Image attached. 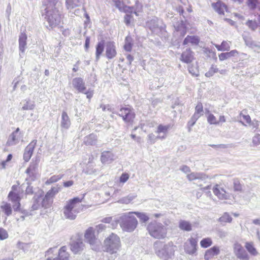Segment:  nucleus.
Segmentation results:
<instances>
[{"mask_svg":"<svg viewBox=\"0 0 260 260\" xmlns=\"http://www.w3.org/2000/svg\"><path fill=\"white\" fill-rule=\"evenodd\" d=\"M27 36L25 33H21L19 38V48L22 53H23L26 46Z\"/></svg>","mask_w":260,"mask_h":260,"instance_id":"25","label":"nucleus"},{"mask_svg":"<svg viewBox=\"0 0 260 260\" xmlns=\"http://www.w3.org/2000/svg\"><path fill=\"white\" fill-rule=\"evenodd\" d=\"M179 228L183 231H190L191 230V224L187 221L181 220L179 222Z\"/></svg>","mask_w":260,"mask_h":260,"instance_id":"42","label":"nucleus"},{"mask_svg":"<svg viewBox=\"0 0 260 260\" xmlns=\"http://www.w3.org/2000/svg\"><path fill=\"white\" fill-rule=\"evenodd\" d=\"M247 126H249L251 129L255 131L258 128V121H256L255 120H254L253 121H251V120L250 123H249L247 124Z\"/></svg>","mask_w":260,"mask_h":260,"instance_id":"58","label":"nucleus"},{"mask_svg":"<svg viewBox=\"0 0 260 260\" xmlns=\"http://www.w3.org/2000/svg\"><path fill=\"white\" fill-rule=\"evenodd\" d=\"M84 244L81 239H77L73 241L71 244V250L75 254L82 251L84 248Z\"/></svg>","mask_w":260,"mask_h":260,"instance_id":"20","label":"nucleus"},{"mask_svg":"<svg viewBox=\"0 0 260 260\" xmlns=\"http://www.w3.org/2000/svg\"><path fill=\"white\" fill-rule=\"evenodd\" d=\"M212 7L215 11L219 14H223L225 11H226V6L220 2L212 4Z\"/></svg>","mask_w":260,"mask_h":260,"instance_id":"29","label":"nucleus"},{"mask_svg":"<svg viewBox=\"0 0 260 260\" xmlns=\"http://www.w3.org/2000/svg\"><path fill=\"white\" fill-rule=\"evenodd\" d=\"M22 106L21 110H33L35 107L34 102L30 101L29 100H25L21 103Z\"/></svg>","mask_w":260,"mask_h":260,"instance_id":"36","label":"nucleus"},{"mask_svg":"<svg viewBox=\"0 0 260 260\" xmlns=\"http://www.w3.org/2000/svg\"><path fill=\"white\" fill-rule=\"evenodd\" d=\"M245 247L251 255L255 256L258 254V252L254 247L252 242H246Z\"/></svg>","mask_w":260,"mask_h":260,"instance_id":"35","label":"nucleus"},{"mask_svg":"<svg viewBox=\"0 0 260 260\" xmlns=\"http://www.w3.org/2000/svg\"><path fill=\"white\" fill-rule=\"evenodd\" d=\"M104 251L111 255H116L121 248V242L119 236L111 233L107 236L103 241Z\"/></svg>","mask_w":260,"mask_h":260,"instance_id":"6","label":"nucleus"},{"mask_svg":"<svg viewBox=\"0 0 260 260\" xmlns=\"http://www.w3.org/2000/svg\"><path fill=\"white\" fill-rule=\"evenodd\" d=\"M133 215L135 214L138 217L140 220L143 222H146L149 219V216L146 213L140 212H133Z\"/></svg>","mask_w":260,"mask_h":260,"instance_id":"46","label":"nucleus"},{"mask_svg":"<svg viewBox=\"0 0 260 260\" xmlns=\"http://www.w3.org/2000/svg\"><path fill=\"white\" fill-rule=\"evenodd\" d=\"M233 251L238 258L241 260H249V256L241 244L235 242L233 245Z\"/></svg>","mask_w":260,"mask_h":260,"instance_id":"15","label":"nucleus"},{"mask_svg":"<svg viewBox=\"0 0 260 260\" xmlns=\"http://www.w3.org/2000/svg\"><path fill=\"white\" fill-rule=\"evenodd\" d=\"M17 186H13L12 190L8 194L9 200L13 204V208L15 211H19L20 207V201L22 198Z\"/></svg>","mask_w":260,"mask_h":260,"instance_id":"10","label":"nucleus"},{"mask_svg":"<svg viewBox=\"0 0 260 260\" xmlns=\"http://www.w3.org/2000/svg\"><path fill=\"white\" fill-rule=\"evenodd\" d=\"M204 114V110H203V106L202 103L201 102H198L196 107H195V111L192 115L190 122L191 126H192L196 122L197 120Z\"/></svg>","mask_w":260,"mask_h":260,"instance_id":"16","label":"nucleus"},{"mask_svg":"<svg viewBox=\"0 0 260 260\" xmlns=\"http://www.w3.org/2000/svg\"><path fill=\"white\" fill-rule=\"evenodd\" d=\"M170 128V125L159 124L158 125L155 133L157 134L158 139L160 140L166 139Z\"/></svg>","mask_w":260,"mask_h":260,"instance_id":"19","label":"nucleus"},{"mask_svg":"<svg viewBox=\"0 0 260 260\" xmlns=\"http://www.w3.org/2000/svg\"><path fill=\"white\" fill-rule=\"evenodd\" d=\"M214 194L219 200H226L232 198L231 194L219 184H216L212 188Z\"/></svg>","mask_w":260,"mask_h":260,"instance_id":"12","label":"nucleus"},{"mask_svg":"<svg viewBox=\"0 0 260 260\" xmlns=\"http://www.w3.org/2000/svg\"><path fill=\"white\" fill-rule=\"evenodd\" d=\"M115 223H112V229H115L118 223L123 231L126 232H133L136 229L138 221L133 215V212L124 213L119 216L114 220Z\"/></svg>","mask_w":260,"mask_h":260,"instance_id":"3","label":"nucleus"},{"mask_svg":"<svg viewBox=\"0 0 260 260\" xmlns=\"http://www.w3.org/2000/svg\"><path fill=\"white\" fill-rule=\"evenodd\" d=\"M187 179L190 181L194 180H204L207 179V176L201 172H191L186 176Z\"/></svg>","mask_w":260,"mask_h":260,"instance_id":"23","label":"nucleus"},{"mask_svg":"<svg viewBox=\"0 0 260 260\" xmlns=\"http://www.w3.org/2000/svg\"><path fill=\"white\" fill-rule=\"evenodd\" d=\"M212 244V241L210 238H206L202 239L200 242L201 246L206 248Z\"/></svg>","mask_w":260,"mask_h":260,"instance_id":"49","label":"nucleus"},{"mask_svg":"<svg viewBox=\"0 0 260 260\" xmlns=\"http://www.w3.org/2000/svg\"><path fill=\"white\" fill-rule=\"evenodd\" d=\"M114 2L115 6L120 11L124 12L125 13H133V7L125 6L122 2L119 1H115Z\"/></svg>","mask_w":260,"mask_h":260,"instance_id":"28","label":"nucleus"},{"mask_svg":"<svg viewBox=\"0 0 260 260\" xmlns=\"http://www.w3.org/2000/svg\"><path fill=\"white\" fill-rule=\"evenodd\" d=\"M129 177V176L128 174L123 173L120 177V179H119L120 182L121 183H124L128 180Z\"/></svg>","mask_w":260,"mask_h":260,"instance_id":"64","label":"nucleus"},{"mask_svg":"<svg viewBox=\"0 0 260 260\" xmlns=\"http://www.w3.org/2000/svg\"><path fill=\"white\" fill-rule=\"evenodd\" d=\"M19 128H17L10 136L8 140V143L9 145L16 144L18 142L19 135L18 132Z\"/></svg>","mask_w":260,"mask_h":260,"instance_id":"30","label":"nucleus"},{"mask_svg":"<svg viewBox=\"0 0 260 260\" xmlns=\"http://www.w3.org/2000/svg\"><path fill=\"white\" fill-rule=\"evenodd\" d=\"M60 188L58 186L53 187L48 191L45 195L43 191L40 190L34 197L32 205V210H37L40 207L45 209L49 208L52 206L53 198L59 191Z\"/></svg>","mask_w":260,"mask_h":260,"instance_id":"1","label":"nucleus"},{"mask_svg":"<svg viewBox=\"0 0 260 260\" xmlns=\"http://www.w3.org/2000/svg\"><path fill=\"white\" fill-rule=\"evenodd\" d=\"M9 237L7 231L4 228H0V240H4Z\"/></svg>","mask_w":260,"mask_h":260,"instance_id":"56","label":"nucleus"},{"mask_svg":"<svg viewBox=\"0 0 260 260\" xmlns=\"http://www.w3.org/2000/svg\"><path fill=\"white\" fill-rule=\"evenodd\" d=\"M219 252L220 249L218 246H213L206 251L204 255L205 259L206 260H210L215 256L219 254Z\"/></svg>","mask_w":260,"mask_h":260,"instance_id":"24","label":"nucleus"},{"mask_svg":"<svg viewBox=\"0 0 260 260\" xmlns=\"http://www.w3.org/2000/svg\"><path fill=\"white\" fill-rule=\"evenodd\" d=\"M246 24L252 30H255L257 27V24L255 21L248 20Z\"/></svg>","mask_w":260,"mask_h":260,"instance_id":"60","label":"nucleus"},{"mask_svg":"<svg viewBox=\"0 0 260 260\" xmlns=\"http://www.w3.org/2000/svg\"><path fill=\"white\" fill-rule=\"evenodd\" d=\"M200 42V39L196 36H187L183 41V45H188L190 44L192 45H198Z\"/></svg>","mask_w":260,"mask_h":260,"instance_id":"27","label":"nucleus"},{"mask_svg":"<svg viewBox=\"0 0 260 260\" xmlns=\"http://www.w3.org/2000/svg\"><path fill=\"white\" fill-rule=\"evenodd\" d=\"M234 190L235 191H241L242 190V185L238 180H235L233 183Z\"/></svg>","mask_w":260,"mask_h":260,"instance_id":"55","label":"nucleus"},{"mask_svg":"<svg viewBox=\"0 0 260 260\" xmlns=\"http://www.w3.org/2000/svg\"><path fill=\"white\" fill-rule=\"evenodd\" d=\"M147 230L149 234L154 238L164 239L167 236V228L161 223L151 222L147 225Z\"/></svg>","mask_w":260,"mask_h":260,"instance_id":"7","label":"nucleus"},{"mask_svg":"<svg viewBox=\"0 0 260 260\" xmlns=\"http://www.w3.org/2000/svg\"><path fill=\"white\" fill-rule=\"evenodd\" d=\"M58 0H44V12L42 15L48 22L49 26L53 28L58 25L61 21V15L58 10L55 7Z\"/></svg>","mask_w":260,"mask_h":260,"instance_id":"2","label":"nucleus"},{"mask_svg":"<svg viewBox=\"0 0 260 260\" xmlns=\"http://www.w3.org/2000/svg\"><path fill=\"white\" fill-rule=\"evenodd\" d=\"M82 198H74L67 201L63 208L64 217L69 220H74L82 209Z\"/></svg>","mask_w":260,"mask_h":260,"instance_id":"4","label":"nucleus"},{"mask_svg":"<svg viewBox=\"0 0 260 260\" xmlns=\"http://www.w3.org/2000/svg\"><path fill=\"white\" fill-rule=\"evenodd\" d=\"M161 22L157 18L153 19L147 22V26L152 31H156L159 27V24ZM159 29H160L159 28Z\"/></svg>","mask_w":260,"mask_h":260,"instance_id":"34","label":"nucleus"},{"mask_svg":"<svg viewBox=\"0 0 260 260\" xmlns=\"http://www.w3.org/2000/svg\"><path fill=\"white\" fill-rule=\"evenodd\" d=\"M133 8V12H134L136 14V15L138 16V13L141 12L142 10V6L139 2H136L135 8V9L134 8Z\"/></svg>","mask_w":260,"mask_h":260,"instance_id":"59","label":"nucleus"},{"mask_svg":"<svg viewBox=\"0 0 260 260\" xmlns=\"http://www.w3.org/2000/svg\"><path fill=\"white\" fill-rule=\"evenodd\" d=\"M247 46L252 48L255 52L260 53V43H256L249 40H245Z\"/></svg>","mask_w":260,"mask_h":260,"instance_id":"40","label":"nucleus"},{"mask_svg":"<svg viewBox=\"0 0 260 260\" xmlns=\"http://www.w3.org/2000/svg\"><path fill=\"white\" fill-rule=\"evenodd\" d=\"M83 171L88 174H93L95 173L96 170L94 169V167L92 166L89 165L86 169H84Z\"/></svg>","mask_w":260,"mask_h":260,"instance_id":"63","label":"nucleus"},{"mask_svg":"<svg viewBox=\"0 0 260 260\" xmlns=\"http://www.w3.org/2000/svg\"><path fill=\"white\" fill-rule=\"evenodd\" d=\"M252 145L256 146L260 144V135L256 134L252 138Z\"/></svg>","mask_w":260,"mask_h":260,"instance_id":"61","label":"nucleus"},{"mask_svg":"<svg viewBox=\"0 0 260 260\" xmlns=\"http://www.w3.org/2000/svg\"><path fill=\"white\" fill-rule=\"evenodd\" d=\"M72 85L79 92L86 94L87 99H90L92 97L93 91L91 89L86 90L85 83L82 78L80 77L74 78L72 80Z\"/></svg>","mask_w":260,"mask_h":260,"instance_id":"11","label":"nucleus"},{"mask_svg":"<svg viewBox=\"0 0 260 260\" xmlns=\"http://www.w3.org/2000/svg\"><path fill=\"white\" fill-rule=\"evenodd\" d=\"M198 239L190 237L184 243V249L185 252L190 255H193L197 251Z\"/></svg>","mask_w":260,"mask_h":260,"instance_id":"14","label":"nucleus"},{"mask_svg":"<svg viewBox=\"0 0 260 260\" xmlns=\"http://www.w3.org/2000/svg\"><path fill=\"white\" fill-rule=\"evenodd\" d=\"M71 125V121L67 113L63 112L61 115V126L62 127L68 129Z\"/></svg>","mask_w":260,"mask_h":260,"instance_id":"31","label":"nucleus"},{"mask_svg":"<svg viewBox=\"0 0 260 260\" xmlns=\"http://www.w3.org/2000/svg\"><path fill=\"white\" fill-rule=\"evenodd\" d=\"M232 221V217L228 213H224L219 218V221L221 223H230Z\"/></svg>","mask_w":260,"mask_h":260,"instance_id":"47","label":"nucleus"},{"mask_svg":"<svg viewBox=\"0 0 260 260\" xmlns=\"http://www.w3.org/2000/svg\"><path fill=\"white\" fill-rule=\"evenodd\" d=\"M36 143L37 141L33 140L25 148L23 154V159L25 161L27 162L30 159L33 154Z\"/></svg>","mask_w":260,"mask_h":260,"instance_id":"17","label":"nucleus"},{"mask_svg":"<svg viewBox=\"0 0 260 260\" xmlns=\"http://www.w3.org/2000/svg\"><path fill=\"white\" fill-rule=\"evenodd\" d=\"M104 41L102 40L99 42L96 47V59L98 60L100 58V55L102 54L104 51Z\"/></svg>","mask_w":260,"mask_h":260,"instance_id":"44","label":"nucleus"},{"mask_svg":"<svg viewBox=\"0 0 260 260\" xmlns=\"http://www.w3.org/2000/svg\"><path fill=\"white\" fill-rule=\"evenodd\" d=\"M218 69L216 66L212 65L209 71L206 73L205 76L207 77H211L213 76L215 73L218 72Z\"/></svg>","mask_w":260,"mask_h":260,"instance_id":"52","label":"nucleus"},{"mask_svg":"<svg viewBox=\"0 0 260 260\" xmlns=\"http://www.w3.org/2000/svg\"><path fill=\"white\" fill-rule=\"evenodd\" d=\"M119 115L126 122H132L135 117V113L134 110L129 107H122L119 112Z\"/></svg>","mask_w":260,"mask_h":260,"instance_id":"13","label":"nucleus"},{"mask_svg":"<svg viewBox=\"0 0 260 260\" xmlns=\"http://www.w3.org/2000/svg\"><path fill=\"white\" fill-rule=\"evenodd\" d=\"M176 30L180 34L181 36H184L186 32L187 28L184 22L181 21L180 22L178 23L175 26Z\"/></svg>","mask_w":260,"mask_h":260,"instance_id":"37","label":"nucleus"},{"mask_svg":"<svg viewBox=\"0 0 260 260\" xmlns=\"http://www.w3.org/2000/svg\"><path fill=\"white\" fill-rule=\"evenodd\" d=\"M247 4L250 9H254L257 6V2L256 0H247Z\"/></svg>","mask_w":260,"mask_h":260,"instance_id":"62","label":"nucleus"},{"mask_svg":"<svg viewBox=\"0 0 260 260\" xmlns=\"http://www.w3.org/2000/svg\"><path fill=\"white\" fill-rule=\"evenodd\" d=\"M40 160L39 156L35 157L32 159L29 167L25 171L27 175L25 180L28 184L34 181L37 178L38 175V168Z\"/></svg>","mask_w":260,"mask_h":260,"instance_id":"8","label":"nucleus"},{"mask_svg":"<svg viewBox=\"0 0 260 260\" xmlns=\"http://www.w3.org/2000/svg\"><path fill=\"white\" fill-rule=\"evenodd\" d=\"M69 254L67 252V248L63 246L58 252V260H69Z\"/></svg>","mask_w":260,"mask_h":260,"instance_id":"39","label":"nucleus"},{"mask_svg":"<svg viewBox=\"0 0 260 260\" xmlns=\"http://www.w3.org/2000/svg\"><path fill=\"white\" fill-rule=\"evenodd\" d=\"M63 176V174L54 175L50 177L45 181V184L49 185L52 183H55L60 180Z\"/></svg>","mask_w":260,"mask_h":260,"instance_id":"43","label":"nucleus"},{"mask_svg":"<svg viewBox=\"0 0 260 260\" xmlns=\"http://www.w3.org/2000/svg\"><path fill=\"white\" fill-rule=\"evenodd\" d=\"M239 52L236 50H233L228 52L221 53L219 55V59L220 61H223L225 59H229L232 57L237 56Z\"/></svg>","mask_w":260,"mask_h":260,"instance_id":"26","label":"nucleus"},{"mask_svg":"<svg viewBox=\"0 0 260 260\" xmlns=\"http://www.w3.org/2000/svg\"><path fill=\"white\" fill-rule=\"evenodd\" d=\"M136 196L134 194H129L127 197H123L121 199L119 202L122 204H129L132 201H133L136 198Z\"/></svg>","mask_w":260,"mask_h":260,"instance_id":"50","label":"nucleus"},{"mask_svg":"<svg viewBox=\"0 0 260 260\" xmlns=\"http://www.w3.org/2000/svg\"><path fill=\"white\" fill-rule=\"evenodd\" d=\"M97 137L94 134H90L84 138V142L87 145H93L96 143Z\"/></svg>","mask_w":260,"mask_h":260,"instance_id":"41","label":"nucleus"},{"mask_svg":"<svg viewBox=\"0 0 260 260\" xmlns=\"http://www.w3.org/2000/svg\"><path fill=\"white\" fill-rule=\"evenodd\" d=\"M81 3V0H66V5L68 9H72L78 6Z\"/></svg>","mask_w":260,"mask_h":260,"instance_id":"45","label":"nucleus"},{"mask_svg":"<svg viewBox=\"0 0 260 260\" xmlns=\"http://www.w3.org/2000/svg\"><path fill=\"white\" fill-rule=\"evenodd\" d=\"M240 119L243 125L247 126V124L250 123L251 118L248 115H245L242 113L240 114Z\"/></svg>","mask_w":260,"mask_h":260,"instance_id":"51","label":"nucleus"},{"mask_svg":"<svg viewBox=\"0 0 260 260\" xmlns=\"http://www.w3.org/2000/svg\"><path fill=\"white\" fill-rule=\"evenodd\" d=\"M106 47V55L107 57L109 59L114 57L116 55L114 43L113 42H108L107 43Z\"/></svg>","mask_w":260,"mask_h":260,"instance_id":"21","label":"nucleus"},{"mask_svg":"<svg viewBox=\"0 0 260 260\" xmlns=\"http://www.w3.org/2000/svg\"><path fill=\"white\" fill-rule=\"evenodd\" d=\"M205 111L207 122L210 124L218 125L219 121H218V119L213 114L210 113L209 110L206 109Z\"/></svg>","mask_w":260,"mask_h":260,"instance_id":"32","label":"nucleus"},{"mask_svg":"<svg viewBox=\"0 0 260 260\" xmlns=\"http://www.w3.org/2000/svg\"><path fill=\"white\" fill-rule=\"evenodd\" d=\"M193 59V53L190 49H187L183 52L180 57V60L186 63L192 62Z\"/></svg>","mask_w":260,"mask_h":260,"instance_id":"22","label":"nucleus"},{"mask_svg":"<svg viewBox=\"0 0 260 260\" xmlns=\"http://www.w3.org/2000/svg\"><path fill=\"white\" fill-rule=\"evenodd\" d=\"M107 226L103 223H100L96 225L94 228L95 232L96 233V235H99L100 233L105 231Z\"/></svg>","mask_w":260,"mask_h":260,"instance_id":"54","label":"nucleus"},{"mask_svg":"<svg viewBox=\"0 0 260 260\" xmlns=\"http://www.w3.org/2000/svg\"><path fill=\"white\" fill-rule=\"evenodd\" d=\"M215 46L218 51H229L231 47V42L223 41L220 45L215 44Z\"/></svg>","mask_w":260,"mask_h":260,"instance_id":"38","label":"nucleus"},{"mask_svg":"<svg viewBox=\"0 0 260 260\" xmlns=\"http://www.w3.org/2000/svg\"><path fill=\"white\" fill-rule=\"evenodd\" d=\"M12 158V155L10 154L8 155L7 159L5 160H3L1 163V169H5L7 166H9L11 160Z\"/></svg>","mask_w":260,"mask_h":260,"instance_id":"53","label":"nucleus"},{"mask_svg":"<svg viewBox=\"0 0 260 260\" xmlns=\"http://www.w3.org/2000/svg\"><path fill=\"white\" fill-rule=\"evenodd\" d=\"M85 241L90 244L93 250H98L100 246V242L98 239V235H95V232L93 227L88 228L84 233Z\"/></svg>","mask_w":260,"mask_h":260,"instance_id":"9","label":"nucleus"},{"mask_svg":"<svg viewBox=\"0 0 260 260\" xmlns=\"http://www.w3.org/2000/svg\"><path fill=\"white\" fill-rule=\"evenodd\" d=\"M156 255L164 260H169L174 255L176 247L171 242L166 244L161 241H156L154 244Z\"/></svg>","mask_w":260,"mask_h":260,"instance_id":"5","label":"nucleus"},{"mask_svg":"<svg viewBox=\"0 0 260 260\" xmlns=\"http://www.w3.org/2000/svg\"><path fill=\"white\" fill-rule=\"evenodd\" d=\"M0 211L5 213V214L9 216L12 213V209L10 204L7 202L2 203L0 206Z\"/></svg>","mask_w":260,"mask_h":260,"instance_id":"33","label":"nucleus"},{"mask_svg":"<svg viewBox=\"0 0 260 260\" xmlns=\"http://www.w3.org/2000/svg\"><path fill=\"white\" fill-rule=\"evenodd\" d=\"M115 155L110 151H105L101 154V161L103 164H109L116 159Z\"/></svg>","mask_w":260,"mask_h":260,"instance_id":"18","label":"nucleus"},{"mask_svg":"<svg viewBox=\"0 0 260 260\" xmlns=\"http://www.w3.org/2000/svg\"><path fill=\"white\" fill-rule=\"evenodd\" d=\"M159 139L158 137V135L156 136L153 134H149L148 135V141L149 143L151 144H154L157 140Z\"/></svg>","mask_w":260,"mask_h":260,"instance_id":"57","label":"nucleus"},{"mask_svg":"<svg viewBox=\"0 0 260 260\" xmlns=\"http://www.w3.org/2000/svg\"><path fill=\"white\" fill-rule=\"evenodd\" d=\"M132 38L130 36L126 37L125 40V44L124 46V49L127 51H131L133 46Z\"/></svg>","mask_w":260,"mask_h":260,"instance_id":"48","label":"nucleus"}]
</instances>
